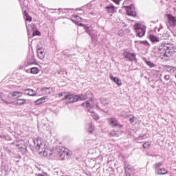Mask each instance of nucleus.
Here are the masks:
<instances>
[{
    "instance_id": "f257e3e1",
    "label": "nucleus",
    "mask_w": 176,
    "mask_h": 176,
    "mask_svg": "<svg viewBox=\"0 0 176 176\" xmlns=\"http://www.w3.org/2000/svg\"><path fill=\"white\" fill-rule=\"evenodd\" d=\"M91 100V92L87 91L85 95L79 94V95H74L69 93H67L65 96V100H67V102L71 104L72 102H76V101H85V100Z\"/></svg>"
},
{
    "instance_id": "f03ea898",
    "label": "nucleus",
    "mask_w": 176,
    "mask_h": 176,
    "mask_svg": "<svg viewBox=\"0 0 176 176\" xmlns=\"http://www.w3.org/2000/svg\"><path fill=\"white\" fill-rule=\"evenodd\" d=\"M82 106L87 108L89 112L92 113V116L95 120H98V119H100L98 115L96 114V113H94V111L91 110L93 109V108L95 107V106L98 108V104L96 102V100H94V99L91 98L89 101H86L82 103Z\"/></svg>"
},
{
    "instance_id": "7ed1b4c3",
    "label": "nucleus",
    "mask_w": 176,
    "mask_h": 176,
    "mask_svg": "<svg viewBox=\"0 0 176 176\" xmlns=\"http://www.w3.org/2000/svg\"><path fill=\"white\" fill-rule=\"evenodd\" d=\"M134 30L136 32V36H139L140 38H142L144 35H145V32L146 31V26L141 24L140 23H135Z\"/></svg>"
},
{
    "instance_id": "20e7f679",
    "label": "nucleus",
    "mask_w": 176,
    "mask_h": 176,
    "mask_svg": "<svg viewBox=\"0 0 176 176\" xmlns=\"http://www.w3.org/2000/svg\"><path fill=\"white\" fill-rule=\"evenodd\" d=\"M160 50L161 54L165 57H169L171 56V45L170 44H164L160 47Z\"/></svg>"
},
{
    "instance_id": "39448f33",
    "label": "nucleus",
    "mask_w": 176,
    "mask_h": 176,
    "mask_svg": "<svg viewBox=\"0 0 176 176\" xmlns=\"http://www.w3.org/2000/svg\"><path fill=\"white\" fill-rule=\"evenodd\" d=\"M27 29H28V35H30V34H32V36H41V32L38 31L36 30V27L35 26V25L32 24V25H26Z\"/></svg>"
},
{
    "instance_id": "423d86ee",
    "label": "nucleus",
    "mask_w": 176,
    "mask_h": 176,
    "mask_svg": "<svg viewBox=\"0 0 176 176\" xmlns=\"http://www.w3.org/2000/svg\"><path fill=\"white\" fill-rule=\"evenodd\" d=\"M168 17V23H167V27L168 29H170V27H175L176 25V19L173 15L168 14L166 15Z\"/></svg>"
},
{
    "instance_id": "0eeeda50",
    "label": "nucleus",
    "mask_w": 176,
    "mask_h": 176,
    "mask_svg": "<svg viewBox=\"0 0 176 176\" xmlns=\"http://www.w3.org/2000/svg\"><path fill=\"white\" fill-rule=\"evenodd\" d=\"M23 96V92L21 91H14L10 94L8 97L11 100H18Z\"/></svg>"
},
{
    "instance_id": "6e6552de",
    "label": "nucleus",
    "mask_w": 176,
    "mask_h": 176,
    "mask_svg": "<svg viewBox=\"0 0 176 176\" xmlns=\"http://www.w3.org/2000/svg\"><path fill=\"white\" fill-rule=\"evenodd\" d=\"M41 91L43 96H47L48 94H53V93H54V90L51 87L41 88Z\"/></svg>"
},
{
    "instance_id": "1a4fd4ad",
    "label": "nucleus",
    "mask_w": 176,
    "mask_h": 176,
    "mask_svg": "<svg viewBox=\"0 0 176 176\" xmlns=\"http://www.w3.org/2000/svg\"><path fill=\"white\" fill-rule=\"evenodd\" d=\"M126 176H134V168L130 165H125Z\"/></svg>"
},
{
    "instance_id": "9d476101",
    "label": "nucleus",
    "mask_w": 176,
    "mask_h": 176,
    "mask_svg": "<svg viewBox=\"0 0 176 176\" xmlns=\"http://www.w3.org/2000/svg\"><path fill=\"white\" fill-rule=\"evenodd\" d=\"M124 57L129 60V61H133V60H135V54L125 51L124 52Z\"/></svg>"
},
{
    "instance_id": "9b49d317",
    "label": "nucleus",
    "mask_w": 176,
    "mask_h": 176,
    "mask_svg": "<svg viewBox=\"0 0 176 176\" xmlns=\"http://www.w3.org/2000/svg\"><path fill=\"white\" fill-rule=\"evenodd\" d=\"M126 13L129 16H135L137 14L134 5H131L126 8Z\"/></svg>"
},
{
    "instance_id": "f8f14e48",
    "label": "nucleus",
    "mask_w": 176,
    "mask_h": 176,
    "mask_svg": "<svg viewBox=\"0 0 176 176\" xmlns=\"http://www.w3.org/2000/svg\"><path fill=\"white\" fill-rule=\"evenodd\" d=\"M108 122L111 127H117L118 126L122 127V125H119V122H118V120L116 118H109L108 119Z\"/></svg>"
},
{
    "instance_id": "ddd939ff",
    "label": "nucleus",
    "mask_w": 176,
    "mask_h": 176,
    "mask_svg": "<svg viewBox=\"0 0 176 176\" xmlns=\"http://www.w3.org/2000/svg\"><path fill=\"white\" fill-rule=\"evenodd\" d=\"M56 151L59 155H69V151L68 148L65 147H58Z\"/></svg>"
},
{
    "instance_id": "4468645a",
    "label": "nucleus",
    "mask_w": 176,
    "mask_h": 176,
    "mask_svg": "<svg viewBox=\"0 0 176 176\" xmlns=\"http://www.w3.org/2000/svg\"><path fill=\"white\" fill-rule=\"evenodd\" d=\"M111 80L117 84L118 86H122V80L119 79L118 77H114L112 75L109 76Z\"/></svg>"
},
{
    "instance_id": "2eb2a0df",
    "label": "nucleus",
    "mask_w": 176,
    "mask_h": 176,
    "mask_svg": "<svg viewBox=\"0 0 176 176\" xmlns=\"http://www.w3.org/2000/svg\"><path fill=\"white\" fill-rule=\"evenodd\" d=\"M37 54H38V58H40V60H43L45 58L44 50H42V48L41 47L37 48Z\"/></svg>"
},
{
    "instance_id": "dca6fc26",
    "label": "nucleus",
    "mask_w": 176,
    "mask_h": 176,
    "mask_svg": "<svg viewBox=\"0 0 176 176\" xmlns=\"http://www.w3.org/2000/svg\"><path fill=\"white\" fill-rule=\"evenodd\" d=\"M46 100H47V96H43V98L36 100L34 102V104L35 105H41V104L46 102Z\"/></svg>"
},
{
    "instance_id": "f3484780",
    "label": "nucleus",
    "mask_w": 176,
    "mask_h": 176,
    "mask_svg": "<svg viewBox=\"0 0 176 176\" xmlns=\"http://www.w3.org/2000/svg\"><path fill=\"white\" fill-rule=\"evenodd\" d=\"M9 95H5L3 93H0V98L3 101V102H6V104H10V102L8 101L9 100V97H8Z\"/></svg>"
},
{
    "instance_id": "a211bd4d",
    "label": "nucleus",
    "mask_w": 176,
    "mask_h": 176,
    "mask_svg": "<svg viewBox=\"0 0 176 176\" xmlns=\"http://www.w3.org/2000/svg\"><path fill=\"white\" fill-rule=\"evenodd\" d=\"M36 146L38 149H44V148H45V142L42 141V139H37Z\"/></svg>"
},
{
    "instance_id": "6ab92c4d",
    "label": "nucleus",
    "mask_w": 176,
    "mask_h": 176,
    "mask_svg": "<svg viewBox=\"0 0 176 176\" xmlns=\"http://www.w3.org/2000/svg\"><path fill=\"white\" fill-rule=\"evenodd\" d=\"M26 102H27V100L19 98L16 100L14 104L15 105L21 106V105H24Z\"/></svg>"
},
{
    "instance_id": "aec40b11",
    "label": "nucleus",
    "mask_w": 176,
    "mask_h": 176,
    "mask_svg": "<svg viewBox=\"0 0 176 176\" xmlns=\"http://www.w3.org/2000/svg\"><path fill=\"white\" fill-rule=\"evenodd\" d=\"M85 31L87 34L90 35L91 38H93V35H94L96 33H94V30H93L91 27H85Z\"/></svg>"
},
{
    "instance_id": "412c9836",
    "label": "nucleus",
    "mask_w": 176,
    "mask_h": 176,
    "mask_svg": "<svg viewBox=\"0 0 176 176\" xmlns=\"http://www.w3.org/2000/svg\"><path fill=\"white\" fill-rule=\"evenodd\" d=\"M156 173L158 175H164L165 174H167V170L166 168H159L156 170Z\"/></svg>"
},
{
    "instance_id": "4be33fe9",
    "label": "nucleus",
    "mask_w": 176,
    "mask_h": 176,
    "mask_svg": "<svg viewBox=\"0 0 176 176\" xmlns=\"http://www.w3.org/2000/svg\"><path fill=\"white\" fill-rule=\"evenodd\" d=\"M23 91H28V93H25V94H27V96H30L32 97L36 96V92L32 89H24Z\"/></svg>"
},
{
    "instance_id": "5701e85b",
    "label": "nucleus",
    "mask_w": 176,
    "mask_h": 176,
    "mask_svg": "<svg viewBox=\"0 0 176 176\" xmlns=\"http://www.w3.org/2000/svg\"><path fill=\"white\" fill-rule=\"evenodd\" d=\"M107 13H115V7L112 5L106 7Z\"/></svg>"
},
{
    "instance_id": "b1692460",
    "label": "nucleus",
    "mask_w": 176,
    "mask_h": 176,
    "mask_svg": "<svg viewBox=\"0 0 176 176\" xmlns=\"http://www.w3.org/2000/svg\"><path fill=\"white\" fill-rule=\"evenodd\" d=\"M120 134H122V132H120V131L113 130L110 132V135H111V137H119Z\"/></svg>"
},
{
    "instance_id": "393cba45",
    "label": "nucleus",
    "mask_w": 176,
    "mask_h": 176,
    "mask_svg": "<svg viewBox=\"0 0 176 176\" xmlns=\"http://www.w3.org/2000/svg\"><path fill=\"white\" fill-rule=\"evenodd\" d=\"M39 72V69L38 67H32L30 69V74H33V75H36Z\"/></svg>"
},
{
    "instance_id": "a878e982",
    "label": "nucleus",
    "mask_w": 176,
    "mask_h": 176,
    "mask_svg": "<svg viewBox=\"0 0 176 176\" xmlns=\"http://www.w3.org/2000/svg\"><path fill=\"white\" fill-rule=\"evenodd\" d=\"M149 39L151 41V42H159V38L156 37V36L154 35H150Z\"/></svg>"
},
{
    "instance_id": "bb28decb",
    "label": "nucleus",
    "mask_w": 176,
    "mask_h": 176,
    "mask_svg": "<svg viewBox=\"0 0 176 176\" xmlns=\"http://www.w3.org/2000/svg\"><path fill=\"white\" fill-rule=\"evenodd\" d=\"M93 131H94V126H93L92 124H89V128H88V133H90L91 134Z\"/></svg>"
},
{
    "instance_id": "cd10ccee",
    "label": "nucleus",
    "mask_w": 176,
    "mask_h": 176,
    "mask_svg": "<svg viewBox=\"0 0 176 176\" xmlns=\"http://www.w3.org/2000/svg\"><path fill=\"white\" fill-rule=\"evenodd\" d=\"M146 63L148 65V67H150V68H155V67H156V65L151 61L146 60Z\"/></svg>"
},
{
    "instance_id": "c85d7f7f",
    "label": "nucleus",
    "mask_w": 176,
    "mask_h": 176,
    "mask_svg": "<svg viewBox=\"0 0 176 176\" xmlns=\"http://www.w3.org/2000/svg\"><path fill=\"white\" fill-rule=\"evenodd\" d=\"M162 162H157V164H155V165H154V168H155V171L157 170H159V167H162Z\"/></svg>"
},
{
    "instance_id": "c756f323",
    "label": "nucleus",
    "mask_w": 176,
    "mask_h": 176,
    "mask_svg": "<svg viewBox=\"0 0 176 176\" xmlns=\"http://www.w3.org/2000/svg\"><path fill=\"white\" fill-rule=\"evenodd\" d=\"M24 14L26 17V21H32V18L30 16H28V14H27L26 11H24Z\"/></svg>"
},
{
    "instance_id": "7c9ffc66",
    "label": "nucleus",
    "mask_w": 176,
    "mask_h": 176,
    "mask_svg": "<svg viewBox=\"0 0 176 176\" xmlns=\"http://www.w3.org/2000/svg\"><path fill=\"white\" fill-rule=\"evenodd\" d=\"M100 102L103 105H108V100H107L104 98H100Z\"/></svg>"
},
{
    "instance_id": "2f4dec72",
    "label": "nucleus",
    "mask_w": 176,
    "mask_h": 176,
    "mask_svg": "<svg viewBox=\"0 0 176 176\" xmlns=\"http://www.w3.org/2000/svg\"><path fill=\"white\" fill-rule=\"evenodd\" d=\"M151 146V143H149V142H145L144 144H143V148L144 149H147L148 148H149Z\"/></svg>"
},
{
    "instance_id": "473e14b6",
    "label": "nucleus",
    "mask_w": 176,
    "mask_h": 176,
    "mask_svg": "<svg viewBox=\"0 0 176 176\" xmlns=\"http://www.w3.org/2000/svg\"><path fill=\"white\" fill-rule=\"evenodd\" d=\"M57 158L59 160H65V155H58Z\"/></svg>"
},
{
    "instance_id": "72a5a7b5",
    "label": "nucleus",
    "mask_w": 176,
    "mask_h": 176,
    "mask_svg": "<svg viewBox=\"0 0 176 176\" xmlns=\"http://www.w3.org/2000/svg\"><path fill=\"white\" fill-rule=\"evenodd\" d=\"M135 140H136V141H141V140H145V135H140Z\"/></svg>"
},
{
    "instance_id": "f704fd0d",
    "label": "nucleus",
    "mask_w": 176,
    "mask_h": 176,
    "mask_svg": "<svg viewBox=\"0 0 176 176\" xmlns=\"http://www.w3.org/2000/svg\"><path fill=\"white\" fill-rule=\"evenodd\" d=\"M166 68V71H167V72H171V68H173V67L171 66H165Z\"/></svg>"
},
{
    "instance_id": "c9c22d12",
    "label": "nucleus",
    "mask_w": 176,
    "mask_h": 176,
    "mask_svg": "<svg viewBox=\"0 0 176 176\" xmlns=\"http://www.w3.org/2000/svg\"><path fill=\"white\" fill-rule=\"evenodd\" d=\"M141 43L144 45V46H146L147 47H149L150 45L147 41H141Z\"/></svg>"
},
{
    "instance_id": "e433bc0d",
    "label": "nucleus",
    "mask_w": 176,
    "mask_h": 176,
    "mask_svg": "<svg viewBox=\"0 0 176 176\" xmlns=\"http://www.w3.org/2000/svg\"><path fill=\"white\" fill-rule=\"evenodd\" d=\"M63 96H64L63 100H65V96H67V94H65V93H60V94H58L59 97H63Z\"/></svg>"
},
{
    "instance_id": "4c0bfd02",
    "label": "nucleus",
    "mask_w": 176,
    "mask_h": 176,
    "mask_svg": "<svg viewBox=\"0 0 176 176\" xmlns=\"http://www.w3.org/2000/svg\"><path fill=\"white\" fill-rule=\"evenodd\" d=\"M170 72V74H175V72H176V68L175 67H172Z\"/></svg>"
},
{
    "instance_id": "58836bf2",
    "label": "nucleus",
    "mask_w": 176,
    "mask_h": 176,
    "mask_svg": "<svg viewBox=\"0 0 176 176\" xmlns=\"http://www.w3.org/2000/svg\"><path fill=\"white\" fill-rule=\"evenodd\" d=\"M164 79L165 80H170V75H165V76H164Z\"/></svg>"
},
{
    "instance_id": "ea45409f",
    "label": "nucleus",
    "mask_w": 176,
    "mask_h": 176,
    "mask_svg": "<svg viewBox=\"0 0 176 176\" xmlns=\"http://www.w3.org/2000/svg\"><path fill=\"white\" fill-rule=\"evenodd\" d=\"M112 1L113 2L116 3V5H119V3H120V0H112Z\"/></svg>"
},
{
    "instance_id": "a19ab883",
    "label": "nucleus",
    "mask_w": 176,
    "mask_h": 176,
    "mask_svg": "<svg viewBox=\"0 0 176 176\" xmlns=\"http://www.w3.org/2000/svg\"><path fill=\"white\" fill-rule=\"evenodd\" d=\"M74 17L76 19H77L78 21H80V20H82V18H80V16H78V15H74Z\"/></svg>"
},
{
    "instance_id": "79ce46f5",
    "label": "nucleus",
    "mask_w": 176,
    "mask_h": 176,
    "mask_svg": "<svg viewBox=\"0 0 176 176\" xmlns=\"http://www.w3.org/2000/svg\"><path fill=\"white\" fill-rule=\"evenodd\" d=\"M118 35H119L120 36H123V31H122V30L119 31V32H118Z\"/></svg>"
},
{
    "instance_id": "37998d69",
    "label": "nucleus",
    "mask_w": 176,
    "mask_h": 176,
    "mask_svg": "<svg viewBox=\"0 0 176 176\" xmlns=\"http://www.w3.org/2000/svg\"><path fill=\"white\" fill-rule=\"evenodd\" d=\"M129 122H131V123H133L134 122V118L129 119Z\"/></svg>"
},
{
    "instance_id": "c03bdc74",
    "label": "nucleus",
    "mask_w": 176,
    "mask_h": 176,
    "mask_svg": "<svg viewBox=\"0 0 176 176\" xmlns=\"http://www.w3.org/2000/svg\"><path fill=\"white\" fill-rule=\"evenodd\" d=\"M16 146H19V148H23V146H20L19 144H16Z\"/></svg>"
},
{
    "instance_id": "a18cd8bd",
    "label": "nucleus",
    "mask_w": 176,
    "mask_h": 176,
    "mask_svg": "<svg viewBox=\"0 0 176 176\" xmlns=\"http://www.w3.org/2000/svg\"><path fill=\"white\" fill-rule=\"evenodd\" d=\"M79 25H80V27H83V25H83V23H80Z\"/></svg>"
},
{
    "instance_id": "49530a36",
    "label": "nucleus",
    "mask_w": 176,
    "mask_h": 176,
    "mask_svg": "<svg viewBox=\"0 0 176 176\" xmlns=\"http://www.w3.org/2000/svg\"><path fill=\"white\" fill-rule=\"evenodd\" d=\"M73 23H75L76 24H78V22H76V21L72 20Z\"/></svg>"
},
{
    "instance_id": "de8ad7c7",
    "label": "nucleus",
    "mask_w": 176,
    "mask_h": 176,
    "mask_svg": "<svg viewBox=\"0 0 176 176\" xmlns=\"http://www.w3.org/2000/svg\"><path fill=\"white\" fill-rule=\"evenodd\" d=\"M38 176H45V175H43L42 174H39Z\"/></svg>"
},
{
    "instance_id": "09e8293b",
    "label": "nucleus",
    "mask_w": 176,
    "mask_h": 176,
    "mask_svg": "<svg viewBox=\"0 0 176 176\" xmlns=\"http://www.w3.org/2000/svg\"><path fill=\"white\" fill-rule=\"evenodd\" d=\"M58 74H60V72H58Z\"/></svg>"
},
{
    "instance_id": "8fccbe9b",
    "label": "nucleus",
    "mask_w": 176,
    "mask_h": 176,
    "mask_svg": "<svg viewBox=\"0 0 176 176\" xmlns=\"http://www.w3.org/2000/svg\"><path fill=\"white\" fill-rule=\"evenodd\" d=\"M68 156H69V155H67V157H68Z\"/></svg>"
}]
</instances>
